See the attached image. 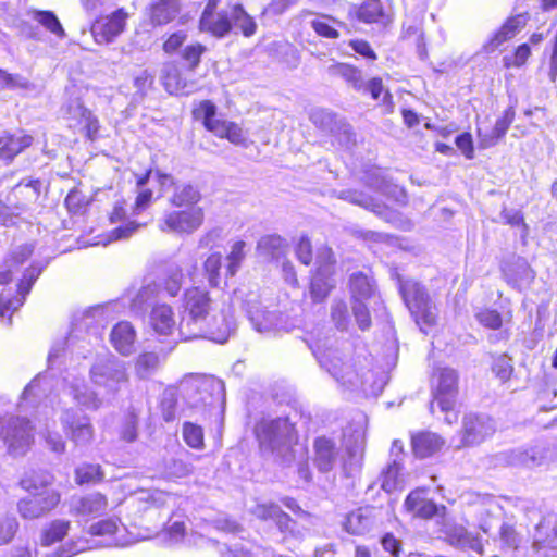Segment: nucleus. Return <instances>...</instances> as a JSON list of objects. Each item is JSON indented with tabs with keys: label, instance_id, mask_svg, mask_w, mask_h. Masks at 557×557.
Returning <instances> with one entry per match:
<instances>
[{
	"label": "nucleus",
	"instance_id": "obj_1",
	"mask_svg": "<svg viewBox=\"0 0 557 557\" xmlns=\"http://www.w3.org/2000/svg\"><path fill=\"white\" fill-rule=\"evenodd\" d=\"M212 301L209 293L199 287L189 288L184 294V311L177 331L182 341L209 338L225 343L234 331L232 318L221 314L211 317Z\"/></svg>",
	"mask_w": 557,
	"mask_h": 557
},
{
	"label": "nucleus",
	"instance_id": "obj_2",
	"mask_svg": "<svg viewBox=\"0 0 557 557\" xmlns=\"http://www.w3.org/2000/svg\"><path fill=\"white\" fill-rule=\"evenodd\" d=\"M255 433L264 454H270L282 463L293 460L292 445L296 434L288 418L262 419L256 424Z\"/></svg>",
	"mask_w": 557,
	"mask_h": 557
},
{
	"label": "nucleus",
	"instance_id": "obj_3",
	"mask_svg": "<svg viewBox=\"0 0 557 557\" xmlns=\"http://www.w3.org/2000/svg\"><path fill=\"white\" fill-rule=\"evenodd\" d=\"M234 301L239 302L240 309L246 313L252 327L262 334H269L286 327L284 315L277 310H270L263 305L257 290L245 292L237 289Z\"/></svg>",
	"mask_w": 557,
	"mask_h": 557
},
{
	"label": "nucleus",
	"instance_id": "obj_4",
	"mask_svg": "<svg viewBox=\"0 0 557 557\" xmlns=\"http://www.w3.org/2000/svg\"><path fill=\"white\" fill-rule=\"evenodd\" d=\"M89 377L95 386L115 395L128 382L126 363L111 354L98 356L90 367Z\"/></svg>",
	"mask_w": 557,
	"mask_h": 557
},
{
	"label": "nucleus",
	"instance_id": "obj_5",
	"mask_svg": "<svg viewBox=\"0 0 557 557\" xmlns=\"http://www.w3.org/2000/svg\"><path fill=\"white\" fill-rule=\"evenodd\" d=\"M33 425L20 417L0 419V435L12 457L24 456L34 443Z\"/></svg>",
	"mask_w": 557,
	"mask_h": 557
},
{
	"label": "nucleus",
	"instance_id": "obj_6",
	"mask_svg": "<svg viewBox=\"0 0 557 557\" xmlns=\"http://www.w3.org/2000/svg\"><path fill=\"white\" fill-rule=\"evenodd\" d=\"M194 115L201 119L203 126L215 136L226 138L237 146H248L243 128L234 122L216 119V107L210 100L201 101L194 110Z\"/></svg>",
	"mask_w": 557,
	"mask_h": 557
},
{
	"label": "nucleus",
	"instance_id": "obj_7",
	"mask_svg": "<svg viewBox=\"0 0 557 557\" xmlns=\"http://www.w3.org/2000/svg\"><path fill=\"white\" fill-rule=\"evenodd\" d=\"M399 292L411 314L416 317L417 323H420V320L426 325L435 323L430 296L424 286L412 280H399Z\"/></svg>",
	"mask_w": 557,
	"mask_h": 557
},
{
	"label": "nucleus",
	"instance_id": "obj_8",
	"mask_svg": "<svg viewBox=\"0 0 557 557\" xmlns=\"http://www.w3.org/2000/svg\"><path fill=\"white\" fill-rule=\"evenodd\" d=\"M203 219V210L200 207L173 210L163 214L162 219L159 221V228L162 232L189 235L202 225Z\"/></svg>",
	"mask_w": 557,
	"mask_h": 557
},
{
	"label": "nucleus",
	"instance_id": "obj_9",
	"mask_svg": "<svg viewBox=\"0 0 557 557\" xmlns=\"http://www.w3.org/2000/svg\"><path fill=\"white\" fill-rule=\"evenodd\" d=\"M312 351L321 367L336 381L350 386L358 384V374L354 372L352 366L343 360L338 349L333 345L329 347L317 345L315 348H312Z\"/></svg>",
	"mask_w": 557,
	"mask_h": 557
},
{
	"label": "nucleus",
	"instance_id": "obj_10",
	"mask_svg": "<svg viewBox=\"0 0 557 557\" xmlns=\"http://www.w3.org/2000/svg\"><path fill=\"white\" fill-rule=\"evenodd\" d=\"M60 421L63 432L76 446H87L92 442L95 430L86 414L70 408L62 412Z\"/></svg>",
	"mask_w": 557,
	"mask_h": 557
},
{
	"label": "nucleus",
	"instance_id": "obj_11",
	"mask_svg": "<svg viewBox=\"0 0 557 557\" xmlns=\"http://www.w3.org/2000/svg\"><path fill=\"white\" fill-rule=\"evenodd\" d=\"M61 495L55 490H45L41 493L29 494L17 503L22 518L33 520L46 516L58 506Z\"/></svg>",
	"mask_w": 557,
	"mask_h": 557
},
{
	"label": "nucleus",
	"instance_id": "obj_12",
	"mask_svg": "<svg viewBox=\"0 0 557 557\" xmlns=\"http://www.w3.org/2000/svg\"><path fill=\"white\" fill-rule=\"evenodd\" d=\"M496 431L495 421L486 414L468 413L462 420V442L472 446L484 442Z\"/></svg>",
	"mask_w": 557,
	"mask_h": 557
},
{
	"label": "nucleus",
	"instance_id": "obj_13",
	"mask_svg": "<svg viewBox=\"0 0 557 557\" xmlns=\"http://www.w3.org/2000/svg\"><path fill=\"white\" fill-rule=\"evenodd\" d=\"M108 505L106 495L94 492L86 495L72 496L69 504V511L72 516L88 521L104 515Z\"/></svg>",
	"mask_w": 557,
	"mask_h": 557
},
{
	"label": "nucleus",
	"instance_id": "obj_14",
	"mask_svg": "<svg viewBox=\"0 0 557 557\" xmlns=\"http://www.w3.org/2000/svg\"><path fill=\"white\" fill-rule=\"evenodd\" d=\"M66 119L70 127L79 128L89 140L97 139L100 128L99 121L78 99L67 104Z\"/></svg>",
	"mask_w": 557,
	"mask_h": 557
},
{
	"label": "nucleus",
	"instance_id": "obj_15",
	"mask_svg": "<svg viewBox=\"0 0 557 557\" xmlns=\"http://www.w3.org/2000/svg\"><path fill=\"white\" fill-rule=\"evenodd\" d=\"M457 386V372L450 368L440 369L437 374V385L434 392V400L431 403V411H433L434 403L437 404L441 411L449 410L455 405V398L458 389Z\"/></svg>",
	"mask_w": 557,
	"mask_h": 557
},
{
	"label": "nucleus",
	"instance_id": "obj_16",
	"mask_svg": "<svg viewBox=\"0 0 557 557\" xmlns=\"http://www.w3.org/2000/svg\"><path fill=\"white\" fill-rule=\"evenodd\" d=\"M126 14L117 10L111 15L100 16L91 25V34L98 44H109L113 41L125 26Z\"/></svg>",
	"mask_w": 557,
	"mask_h": 557
},
{
	"label": "nucleus",
	"instance_id": "obj_17",
	"mask_svg": "<svg viewBox=\"0 0 557 557\" xmlns=\"http://www.w3.org/2000/svg\"><path fill=\"white\" fill-rule=\"evenodd\" d=\"M42 268H37L35 265L29 267L25 270L22 280L17 285V296L13 299L11 298H1L0 300V315L4 318L9 314V320H11L12 313L23 306L26 296L29 294L34 283L38 278L41 273Z\"/></svg>",
	"mask_w": 557,
	"mask_h": 557
},
{
	"label": "nucleus",
	"instance_id": "obj_18",
	"mask_svg": "<svg viewBox=\"0 0 557 557\" xmlns=\"http://www.w3.org/2000/svg\"><path fill=\"white\" fill-rule=\"evenodd\" d=\"M200 28L216 37H224L232 29V17L230 7L225 10H214V2L207 3L201 18Z\"/></svg>",
	"mask_w": 557,
	"mask_h": 557
},
{
	"label": "nucleus",
	"instance_id": "obj_19",
	"mask_svg": "<svg viewBox=\"0 0 557 557\" xmlns=\"http://www.w3.org/2000/svg\"><path fill=\"white\" fill-rule=\"evenodd\" d=\"M503 458L510 466L534 468L548 460V449L545 445L537 444L529 448H517L504 453Z\"/></svg>",
	"mask_w": 557,
	"mask_h": 557
},
{
	"label": "nucleus",
	"instance_id": "obj_20",
	"mask_svg": "<svg viewBox=\"0 0 557 557\" xmlns=\"http://www.w3.org/2000/svg\"><path fill=\"white\" fill-rule=\"evenodd\" d=\"M503 458L510 466L534 468L548 460V449L545 445L537 444L529 448H517L504 453Z\"/></svg>",
	"mask_w": 557,
	"mask_h": 557
},
{
	"label": "nucleus",
	"instance_id": "obj_21",
	"mask_svg": "<svg viewBox=\"0 0 557 557\" xmlns=\"http://www.w3.org/2000/svg\"><path fill=\"white\" fill-rule=\"evenodd\" d=\"M335 194L338 199L345 200L349 203H352V205L359 206L366 210H369L386 221H391L395 214L385 205L377 201L370 195L364 194L363 191L356 190V189H344V190L335 191Z\"/></svg>",
	"mask_w": 557,
	"mask_h": 557
},
{
	"label": "nucleus",
	"instance_id": "obj_22",
	"mask_svg": "<svg viewBox=\"0 0 557 557\" xmlns=\"http://www.w3.org/2000/svg\"><path fill=\"white\" fill-rule=\"evenodd\" d=\"M310 121L324 133L344 135L347 140H350L352 135L351 126L339 119L337 114L329 110H312L310 113Z\"/></svg>",
	"mask_w": 557,
	"mask_h": 557
},
{
	"label": "nucleus",
	"instance_id": "obj_23",
	"mask_svg": "<svg viewBox=\"0 0 557 557\" xmlns=\"http://www.w3.org/2000/svg\"><path fill=\"white\" fill-rule=\"evenodd\" d=\"M376 513L377 509L374 507H362L351 511L346 518V531L356 535L371 531L379 522Z\"/></svg>",
	"mask_w": 557,
	"mask_h": 557
},
{
	"label": "nucleus",
	"instance_id": "obj_24",
	"mask_svg": "<svg viewBox=\"0 0 557 557\" xmlns=\"http://www.w3.org/2000/svg\"><path fill=\"white\" fill-rule=\"evenodd\" d=\"M200 399L193 403L194 407L218 408L225 399V387L221 380L209 379L197 387Z\"/></svg>",
	"mask_w": 557,
	"mask_h": 557
},
{
	"label": "nucleus",
	"instance_id": "obj_25",
	"mask_svg": "<svg viewBox=\"0 0 557 557\" xmlns=\"http://www.w3.org/2000/svg\"><path fill=\"white\" fill-rule=\"evenodd\" d=\"M506 281L516 288L530 285L535 277L534 271L523 258H516L502 268Z\"/></svg>",
	"mask_w": 557,
	"mask_h": 557
},
{
	"label": "nucleus",
	"instance_id": "obj_26",
	"mask_svg": "<svg viewBox=\"0 0 557 557\" xmlns=\"http://www.w3.org/2000/svg\"><path fill=\"white\" fill-rule=\"evenodd\" d=\"M338 458V449L335 443L326 437H318L314 441V466L321 472H330Z\"/></svg>",
	"mask_w": 557,
	"mask_h": 557
},
{
	"label": "nucleus",
	"instance_id": "obj_27",
	"mask_svg": "<svg viewBox=\"0 0 557 557\" xmlns=\"http://www.w3.org/2000/svg\"><path fill=\"white\" fill-rule=\"evenodd\" d=\"M136 332L127 321L119 322L111 331L110 342L121 355L128 356L135 350Z\"/></svg>",
	"mask_w": 557,
	"mask_h": 557
},
{
	"label": "nucleus",
	"instance_id": "obj_28",
	"mask_svg": "<svg viewBox=\"0 0 557 557\" xmlns=\"http://www.w3.org/2000/svg\"><path fill=\"white\" fill-rule=\"evenodd\" d=\"M405 508L414 517L432 518L437 512L436 504L426 497V491L418 488L412 491L405 500Z\"/></svg>",
	"mask_w": 557,
	"mask_h": 557
},
{
	"label": "nucleus",
	"instance_id": "obj_29",
	"mask_svg": "<svg viewBox=\"0 0 557 557\" xmlns=\"http://www.w3.org/2000/svg\"><path fill=\"white\" fill-rule=\"evenodd\" d=\"M33 143V137L22 132L16 134L4 133L0 136V159L11 162L15 156L21 153Z\"/></svg>",
	"mask_w": 557,
	"mask_h": 557
},
{
	"label": "nucleus",
	"instance_id": "obj_30",
	"mask_svg": "<svg viewBox=\"0 0 557 557\" xmlns=\"http://www.w3.org/2000/svg\"><path fill=\"white\" fill-rule=\"evenodd\" d=\"M258 253L270 261H278L288 251V244L285 238L277 234L262 236L257 244Z\"/></svg>",
	"mask_w": 557,
	"mask_h": 557
},
{
	"label": "nucleus",
	"instance_id": "obj_31",
	"mask_svg": "<svg viewBox=\"0 0 557 557\" xmlns=\"http://www.w3.org/2000/svg\"><path fill=\"white\" fill-rule=\"evenodd\" d=\"M446 537L450 545L469 548L479 554L483 553V544L481 537L478 534L469 532L462 525H453L446 530Z\"/></svg>",
	"mask_w": 557,
	"mask_h": 557
},
{
	"label": "nucleus",
	"instance_id": "obj_32",
	"mask_svg": "<svg viewBox=\"0 0 557 557\" xmlns=\"http://www.w3.org/2000/svg\"><path fill=\"white\" fill-rule=\"evenodd\" d=\"M444 445V440L432 432H420L411 437V446L416 457L428 458L437 453Z\"/></svg>",
	"mask_w": 557,
	"mask_h": 557
},
{
	"label": "nucleus",
	"instance_id": "obj_33",
	"mask_svg": "<svg viewBox=\"0 0 557 557\" xmlns=\"http://www.w3.org/2000/svg\"><path fill=\"white\" fill-rule=\"evenodd\" d=\"M150 325L160 335H170L175 330L176 322L171 306L159 304L150 311Z\"/></svg>",
	"mask_w": 557,
	"mask_h": 557
},
{
	"label": "nucleus",
	"instance_id": "obj_34",
	"mask_svg": "<svg viewBox=\"0 0 557 557\" xmlns=\"http://www.w3.org/2000/svg\"><path fill=\"white\" fill-rule=\"evenodd\" d=\"M160 293V286L151 281L137 292L132 299L131 309L135 314L144 315L148 309H152L157 304V298Z\"/></svg>",
	"mask_w": 557,
	"mask_h": 557
},
{
	"label": "nucleus",
	"instance_id": "obj_35",
	"mask_svg": "<svg viewBox=\"0 0 557 557\" xmlns=\"http://www.w3.org/2000/svg\"><path fill=\"white\" fill-rule=\"evenodd\" d=\"M180 11L178 0H158L150 7V20L153 25H164L175 18Z\"/></svg>",
	"mask_w": 557,
	"mask_h": 557
},
{
	"label": "nucleus",
	"instance_id": "obj_36",
	"mask_svg": "<svg viewBox=\"0 0 557 557\" xmlns=\"http://www.w3.org/2000/svg\"><path fill=\"white\" fill-rule=\"evenodd\" d=\"M327 73L332 76L343 78L357 91H361L364 87L362 72L354 65L347 63H334L327 67Z\"/></svg>",
	"mask_w": 557,
	"mask_h": 557
},
{
	"label": "nucleus",
	"instance_id": "obj_37",
	"mask_svg": "<svg viewBox=\"0 0 557 557\" xmlns=\"http://www.w3.org/2000/svg\"><path fill=\"white\" fill-rule=\"evenodd\" d=\"M53 475L47 471H29L20 480V486L29 494L41 493L51 490Z\"/></svg>",
	"mask_w": 557,
	"mask_h": 557
},
{
	"label": "nucleus",
	"instance_id": "obj_38",
	"mask_svg": "<svg viewBox=\"0 0 557 557\" xmlns=\"http://www.w3.org/2000/svg\"><path fill=\"white\" fill-rule=\"evenodd\" d=\"M349 286L354 300H366L375 293V282L363 272H356L350 275Z\"/></svg>",
	"mask_w": 557,
	"mask_h": 557
},
{
	"label": "nucleus",
	"instance_id": "obj_39",
	"mask_svg": "<svg viewBox=\"0 0 557 557\" xmlns=\"http://www.w3.org/2000/svg\"><path fill=\"white\" fill-rule=\"evenodd\" d=\"M70 394L74 401L87 410H97L101 406V399L96 392L91 391L85 384H72L70 386Z\"/></svg>",
	"mask_w": 557,
	"mask_h": 557
},
{
	"label": "nucleus",
	"instance_id": "obj_40",
	"mask_svg": "<svg viewBox=\"0 0 557 557\" xmlns=\"http://www.w3.org/2000/svg\"><path fill=\"white\" fill-rule=\"evenodd\" d=\"M41 182L39 180H22L12 188L14 197H23L26 202L16 205V209L23 211L27 207V202H35L40 195Z\"/></svg>",
	"mask_w": 557,
	"mask_h": 557
},
{
	"label": "nucleus",
	"instance_id": "obj_41",
	"mask_svg": "<svg viewBox=\"0 0 557 557\" xmlns=\"http://www.w3.org/2000/svg\"><path fill=\"white\" fill-rule=\"evenodd\" d=\"M201 195L199 190L191 184L176 185L174 193L170 198V202L177 208L182 207H197L196 203L200 200Z\"/></svg>",
	"mask_w": 557,
	"mask_h": 557
},
{
	"label": "nucleus",
	"instance_id": "obj_42",
	"mask_svg": "<svg viewBox=\"0 0 557 557\" xmlns=\"http://www.w3.org/2000/svg\"><path fill=\"white\" fill-rule=\"evenodd\" d=\"M533 547L537 552L546 548L557 552V529L540 522L534 534Z\"/></svg>",
	"mask_w": 557,
	"mask_h": 557
},
{
	"label": "nucleus",
	"instance_id": "obj_43",
	"mask_svg": "<svg viewBox=\"0 0 557 557\" xmlns=\"http://www.w3.org/2000/svg\"><path fill=\"white\" fill-rule=\"evenodd\" d=\"M230 14L232 27L239 28L244 36L250 37L256 33L257 25L253 18L246 13L242 4L230 5Z\"/></svg>",
	"mask_w": 557,
	"mask_h": 557
},
{
	"label": "nucleus",
	"instance_id": "obj_44",
	"mask_svg": "<svg viewBox=\"0 0 557 557\" xmlns=\"http://www.w3.org/2000/svg\"><path fill=\"white\" fill-rule=\"evenodd\" d=\"M160 367V357L156 352L140 354L135 362V373L140 380L151 377Z\"/></svg>",
	"mask_w": 557,
	"mask_h": 557
},
{
	"label": "nucleus",
	"instance_id": "obj_45",
	"mask_svg": "<svg viewBox=\"0 0 557 557\" xmlns=\"http://www.w3.org/2000/svg\"><path fill=\"white\" fill-rule=\"evenodd\" d=\"M163 85L170 94H188L190 88L186 79L181 75L176 66L170 65L164 69Z\"/></svg>",
	"mask_w": 557,
	"mask_h": 557
},
{
	"label": "nucleus",
	"instance_id": "obj_46",
	"mask_svg": "<svg viewBox=\"0 0 557 557\" xmlns=\"http://www.w3.org/2000/svg\"><path fill=\"white\" fill-rule=\"evenodd\" d=\"M346 450L349 455V461L344 463L345 471L350 475L361 467V460L364 450V438L362 433H357L354 446L346 443Z\"/></svg>",
	"mask_w": 557,
	"mask_h": 557
},
{
	"label": "nucleus",
	"instance_id": "obj_47",
	"mask_svg": "<svg viewBox=\"0 0 557 557\" xmlns=\"http://www.w3.org/2000/svg\"><path fill=\"white\" fill-rule=\"evenodd\" d=\"M153 82L154 76L147 70L138 71L133 77V85L136 88V91L133 95L132 101L135 103H140L146 98L148 91L151 89Z\"/></svg>",
	"mask_w": 557,
	"mask_h": 557
},
{
	"label": "nucleus",
	"instance_id": "obj_48",
	"mask_svg": "<svg viewBox=\"0 0 557 557\" xmlns=\"http://www.w3.org/2000/svg\"><path fill=\"white\" fill-rule=\"evenodd\" d=\"M368 185L397 202H406L407 195L405 190L397 185L391 184L384 177H373L369 181Z\"/></svg>",
	"mask_w": 557,
	"mask_h": 557
},
{
	"label": "nucleus",
	"instance_id": "obj_49",
	"mask_svg": "<svg viewBox=\"0 0 557 557\" xmlns=\"http://www.w3.org/2000/svg\"><path fill=\"white\" fill-rule=\"evenodd\" d=\"M384 15L380 0H367L358 9L357 16L364 23L377 22Z\"/></svg>",
	"mask_w": 557,
	"mask_h": 557
},
{
	"label": "nucleus",
	"instance_id": "obj_50",
	"mask_svg": "<svg viewBox=\"0 0 557 557\" xmlns=\"http://www.w3.org/2000/svg\"><path fill=\"white\" fill-rule=\"evenodd\" d=\"M183 271L178 265H172L166 270L165 277L163 280V289L171 296L175 297L182 288Z\"/></svg>",
	"mask_w": 557,
	"mask_h": 557
},
{
	"label": "nucleus",
	"instance_id": "obj_51",
	"mask_svg": "<svg viewBox=\"0 0 557 557\" xmlns=\"http://www.w3.org/2000/svg\"><path fill=\"white\" fill-rule=\"evenodd\" d=\"M70 522L65 520H54L49 528L44 532L41 543L49 546L55 542L61 541L69 532Z\"/></svg>",
	"mask_w": 557,
	"mask_h": 557
},
{
	"label": "nucleus",
	"instance_id": "obj_52",
	"mask_svg": "<svg viewBox=\"0 0 557 557\" xmlns=\"http://www.w3.org/2000/svg\"><path fill=\"white\" fill-rule=\"evenodd\" d=\"M103 321V308L100 306L91 307L85 310V312L82 314L79 321L76 322V327H84L89 331L90 329H98L101 326Z\"/></svg>",
	"mask_w": 557,
	"mask_h": 557
},
{
	"label": "nucleus",
	"instance_id": "obj_53",
	"mask_svg": "<svg viewBox=\"0 0 557 557\" xmlns=\"http://www.w3.org/2000/svg\"><path fill=\"white\" fill-rule=\"evenodd\" d=\"M103 479V473L98 465H83L75 471L77 484L97 483Z\"/></svg>",
	"mask_w": 557,
	"mask_h": 557
},
{
	"label": "nucleus",
	"instance_id": "obj_54",
	"mask_svg": "<svg viewBox=\"0 0 557 557\" xmlns=\"http://www.w3.org/2000/svg\"><path fill=\"white\" fill-rule=\"evenodd\" d=\"M30 85V82L24 76L0 69V90L29 89Z\"/></svg>",
	"mask_w": 557,
	"mask_h": 557
},
{
	"label": "nucleus",
	"instance_id": "obj_55",
	"mask_svg": "<svg viewBox=\"0 0 557 557\" xmlns=\"http://www.w3.org/2000/svg\"><path fill=\"white\" fill-rule=\"evenodd\" d=\"M331 319L334 322L335 326L341 330H347L349 325V313L348 308L345 301L343 300H334L331 306Z\"/></svg>",
	"mask_w": 557,
	"mask_h": 557
},
{
	"label": "nucleus",
	"instance_id": "obj_56",
	"mask_svg": "<svg viewBox=\"0 0 557 557\" xmlns=\"http://www.w3.org/2000/svg\"><path fill=\"white\" fill-rule=\"evenodd\" d=\"M183 438L191 448L199 449L203 446V431L201 426L191 422H185L183 425Z\"/></svg>",
	"mask_w": 557,
	"mask_h": 557
},
{
	"label": "nucleus",
	"instance_id": "obj_57",
	"mask_svg": "<svg viewBox=\"0 0 557 557\" xmlns=\"http://www.w3.org/2000/svg\"><path fill=\"white\" fill-rule=\"evenodd\" d=\"M35 18L54 35L59 37L65 36L64 29L53 12L38 11L35 14Z\"/></svg>",
	"mask_w": 557,
	"mask_h": 557
},
{
	"label": "nucleus",
	"instance_id": "obj_58",
	"mask_svg": "<svg viewBox=\"0 0 557 557\" xmlns=\"http://www.w3.org/2000/svg\"><path fill=\"white\" fill-rule=\"evenodd\" d=\"M492 370L502 382H507L513 371L511 359L506 354L495 357Z\"/></svg>",
	"mask_w": 557,
	"mask_h": 557
},
{
	"label": "nucleus",
	"instance_id": "obj_59",
	"mask_svg": "<svg viewBox=\"0 0 557 557\" xmlns=\"http://www.w3.org/2000/svg\"><path fill=\"white\" fill-rule=\"evenodd\" d=\"M165 471L171 478H186L194 471V467L190 462L181 458L171 459L165 467Z\"/></svg>",
	"mask_w": 557,
	"mask_h": 557
},
{
	"label": "nucleus",
	"instance_id": "obj_60",
	"mask_svg": "<svg viewBox=\"0 0 557 557\" xmlns=\"http://www.w3.org/2000/svg\"><path fill=\"white\" fill-rule=\"evenodd\" d=\"M400 463L397 459H393L381 475V487L386 492H392L396 487V480L400 472Z\"/></svg>",
	"mask_w": 557,
	"mask_h": 557
},
{
	"label": "nucleus",
	"instance_id": "obj_61",
	"mask_svg": "<svg viewBox=\"0 0 557 557\" xmlns=\"http://www.w3.org/2000/svg\"><path fill=\"white\" fill-rule=\"evenodd\" d=\"M281 510L280 506L274 503H258L250 509V512L258 519L275 521Z\"/></svg>",
	"mask_w": 557,
	"mask_h": 557
},
{
	"label": "nucleus",
	"instance_id": "obj_62",
	"mask_svg": "<svg viewBox=\"0 0 557 557\" xmlns=\"http://www.w3.org/2000/svg\"><path fill=\"white\" fill-rule=\"evenodd\" d=\"M137 428H138V414L137 412L132 409L127 413L125 421L121 429V437L132 443L137 440Z\"/></svg>",
	"mask_w": 557,
	"mask_h": 557
},
{
	"label": "nucleus",
	"instance_id": "obj_63",
	"mask_svg": "<svg viewBox=\"0 0 557 557\" xmlns=\"http://www.w3.org/2000/svg\"><path fill=\"white\" fill-rule=\"evenodd\" d=\"M245 246H246V244L243 240H238L232 246L231 252L227 257V261H228L227 274L230 276L235 275V273L237 272V270L245 257V252H244Z\"/></svg>",
	"mask_w": 557,
	"mask_h": 557
},
{
	"label": "nucleus",
	"instance_id": "obj_64",
	"mask_svg": "<svg viewBox=\"0 0 557 557\" xmlns=\"http://www.w3.org/2000/svg\"><path fill=\"white\" fill-rule=\"evenodd\" d=\"M222 256L220 253H212L205 261L203 268L208 275L209 284L213 287L219 285V270L221 268Z\"/></svg>",
	"mask_w": 557,
	"mask_h": 557
}]
</instances>
